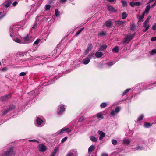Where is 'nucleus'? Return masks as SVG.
Segmentation results:
<instances>
[{"instance_id":"31","label":"nucleus","mask_w":156,"mask_h":156,"mask_svg":"<svg viewBox=\"0 0 156 156\" xmlns=\"http://www.w3.org/2000/svg\"><path fill=\"white\" fill-rule=\"evenodd\" d=\"M150 4H148L146 6V8L145 9L144 13L146 12L147 13H148L149 11L150 10Z\"/></svg>"},{"instance_id":"54","label":"nucleus","mask_w":156,"mask_h":156,"mask_svg":"<svg viewBox=\"0 0 156 156\" xmlns=\"http://www.w3.org/2000/svg\"><path fill=\"white\" fill-rule=\"evenodd\" d=\"M152 30H156V23H154L152 26Z\"/></svg>"},{"instance_id":"33","label":"nucleus","mask_w":156,"mask_h":156,"mask_svg":"<svg viewBox=\"0 0 156 156\" xmlns=\"http://www.w3.org/2000/svg\"><path fill=\"white\" fill-rule=\"evenodd\" d=\"M95 147L94 145H92L90 146L88 148V152L89 154L92 152L94 149Z\"/></svg>"},{"instance_id":"43","label":"nucleus","mask_w":156,"mask_h":156,"mask_svg":"<svg viewBox=\"0 0 156 156\" xmlns=\"http://www.w3.org/2000/svg\"><path fill=\"white\" fill-rule=\"evenodd\" d=\"M55 14L56 17H58L60 15L59 12L57 9H55Z\"/></svg>"},{"instance_id":"56","label":"nucleus","mask_w":156,"mask_h":156,"mask_svg":"<svg viewBox=\"0 0 156 156\" xmlns=\"http://www.w3.org/2000/svg\"><path fill=\"white\" fill-rule=\"evenodd\" d=\"M67 139V137L66 136L63 138L61 140V142L63 143Z\"/></svg>"},{"instance_id":"58","label":"nucleus","mask_w":156,"mask_h":156,"mask_svg":"<svg viewBox=\"0 0 156 156\" xmlns=\"http://www.w3.org/2000/svg\"><path fill=\"white\" fill-rule=\"evenodd\" d=\"M147 25H148L147 24V23L144 22L143 23V26L145 28H146L147 26Z\"/></svg>"},{"instance_id":"46","label":"nucleus","mask_w":156,"mask_h":156,"mask_svg":"<svg viewBox=\"0 0 156 156\" xmlns=\"http://www.w3.org/2000/svg\"><path fill=\"white\" fill-rule=\"evenodd\" d=\"M51 7V5L49 4H48L45 6V9L46 11L49 10Z\"/></svg>"},{"instance_id":"18","label":"nucleus","mask_w":156,"mask_h":156,"mask_svg":"<svg viewBox=\"0 0 156 156\" xmlns=\"http://www.w3.org/2000/svg\"><path fill=\"white\" fill-rule=\"evenodd\" d=\"M12 2L11 0H7L3 3V5L5 7L8 8L10 6V5Z\"/></svg>"},{"instance_id":"60","label":"nucleus","mask_w":156,"mask_h":156,"mask_svg":"<svg viewBox=\"0 0 156 156\" xmlns=\"http://www.w3.org/2000/svg\"><path fill=\"white\" fill-rule=\"evenodd\" d=\"M17 3L18 2L17 1H15L13 2L12 3V5L13 6H15L17 5Z\"/></svg>"},{"instance_id":"64","label":"nucleus","mask_w":156,"mask_h":156,"mask_svg":"<svg viewBox=\"0 0 156 156\" xmlns=\"http://www.w3.org/2000/svg\"><path fill=\"white\" fill-rule=\"evenodd\" d=\"M88 156H96V154L95 153H90L89 155Z\"/></svg>"},{"instance_id":"30","label":"nucleus","mask_w":156,"mask_h":156,"mask_svg":"<svg viewBox=\"0 0 156 156\" xmlns=\"http://www.w3.org/2000/svg\"><path fill=\"white\" fill-rule=\"evenodd\" d=\"M107 47V46L106 44H103L100 46L99 50L102 51L105 49Z\"/></svg>"},{"instance_id":"61","label":"nucleus","mask_w":156,"mask_h":156,"mask_svg":"<svg viewBox=\"0 0 156 156\" xmlns=\"http://www.w3.org/2000/svg\"><path fill=\"white\" fill-rule=\"evenodd\" d=\"M151 40L152 41H156V37H152L151 38Z\"/></svg>"},{"instance_id":"35","label":"nucleus","mask_w":156,"mask_h":156,"mask_svg":"<svg viewBox=\"0 0 156 156\" xmlns=\"http://www.w3.org/2000/svg\"><path fill=\"white\" fill-rule=\"evenodd\" d=\"M119 49L117 46H115L112 49V51L114 53H117L119 51Z\"/></svg>"},{"instance_id":"63","label":"nucleus","mask_w":156,"mask_h":156,"mask_svg":"<svg viewBox=\"0 0 156 156\" xmlns=\"http://www.w3.org/2000/svg\"><path fill=\"white\" fill-rule=\"evenodd\" d=\"M67 1V0H60L59 2L62 3H63L66 2Z\"/></svg>"},{"instance_id":"38","label":"nucleus","mask_w":156,"mask_h":156,"mask_svg":"<svg viewBox=\"0 0 156 156\" xmlns=\"http://www.w3.org/2000/svg\"><path fill=\"white\" fill-rule=\"evenodd\" d=\"M144 126L145 128H149L151 126V125L149 123L145 122L144 125Z\"/></svg>"},{"instance_id":"39","label":"nucleus","mask_w":156,"mask_h":156,"mask_svg":"<svg viewBox=\"0 0 156 156\" xmlns=\"http://www.w3.org/2000/svg\"><path fill=\"white\" fill-rule=\"evenodd\" d=\"M127 16L126 12H124L122 14V19H125Z\"/></svg>"},{"instance_id":"17","label":"nucleus","mask_w":156,"mask_h":156,"mask_svg":"<svg viewBox=\"0 0 156 156\" xmlns=\"http://www.w3.org/2000/svg\"><path fill=\"white\" fill-rule=\"evenodd\" d=\"M46 18L44 16H38L37 18V21L38 22L39 21L38 23H41L43 21L46 20Z\"/></svg>"},{"instance_id":"11","label":"nucleus","mask_w":156,"mask_h":156,"mask_svg":"<svg viewBox=\"0 0 156 156\" xmlns=\"http://www.w3.org/2000/svg\"><path fill=\"white\" fill-rule=\"evenodd\" d=\"M37 148L39 151L41 152H44L46 150V147L42 144H39L37 147Z\"/></svg>"},{"instance_id":"26","label":"nucleus","mask_w":156,"mask_h":156,"mask_svg":"<svg viewBox=\"0 0 156 156\" xmlns=\"http://www.w3.org/2000/svg\"><path fill=\"white\" fill-rule=\"evenodd\" d=\"M144 12L140 16H137V18H138L139 22H142L143 21V19L144 17Z\"/></svg>"},{"instance_id":"42","label":"nucleus","mask_w":156,"mask_h":156,"mask_svg":"<svg viewBox=\"0 0 156 156\" xmlns=\"http://www.w3.org/2000/svg\"><path fill=\"white\" fill-rule=\"evenodd\" d=\"M143 118H144L143 115L142 114L140 115L139 117L138 118L137 122H138L139 121H140L142 120L143 119Z\"/></svg>"},{"instance_id":"51","label":"nucleus","mask_w":156,"mask_h":156,"mask_svg":"<svg viewBox=\"0 0 156 156\" xmlns=\"http://www.w3.org/2000/svg\"><path fill=\"white\" fill-rule=\"evenodd\" d=\"M27 73V72H22L20 73V76H24Z\"/></svg>"},{"instance_id":"28","label":"nucleus","mask_w":156,"mask_h":156,"mask_svg":"<svg viewBox=\"0 0 156 156\" xmlns=\"http://www.w3.org/2000/svg\"><path fill=\"white\" fill-rule=\"evenodd\" d=\"M90 138L92 141L95 142H97L98 140V138L94 136H90Z\"/></svg>"},{"instance_id":"7","label":"nucleus","mask_w":156,"mask_h":156,"mask_svg":"<svg viewBox=\"0 0 156 156\" xmlns=\"http://www.w3.org/2000/svg\"><path fill=\"white\" fill-rule=\"evenodd\" d=\"M120 108L119 106L115 107L114 109L112 110L110 112V115L112 116H114L120 112Z\"/></svg>"},{"instance_id":"12","label":"nucleus","mask_w":156,"mask_h":156,"mask_svg":"<svg viewBox=\"0 0 156 156\" xmlns=\"http://www.w3.org/2000/svg\"><path fill=\"white\" fill-rule=\"evenodd\" d=\"M7 13L6 10L2 9L0 11V21L5 17Z\"/></svg>"},{"instance_id":"23","label":"nucleus","mask_w":156,"mask_h":156,"mask_svg":"<svg viewBox=\"0 0 156 156\" xmlns=\"http://www.w3.org/2000/svg\"><path fill=\"white\" fill-rule=\"evenodd\" d=\"M155 84H156V82H155L154 83H151L150 85H147L144 87L142 88V90H145L147 89H151V88H149V87L150 86H152L153 85H154Z\"/></svg>"},{"instance_id":"16","label":"nucleus","mask_w":156,"mask_h":156,"mask_svg":"<svg viewBox=\"0 0 156 156\" xmlns=\"http://www.w3.org/2000/svg\"><path fill=\"white\" fill-rule=\"evenodd\" d=\"M98 133L99 135H100L99 139L100 140H101L103 139V138L105 136V133L103 132V131L100 130H99L98 132Z\"/></svg>"},{"instance_id":"36","label":"nucleus","mask_w":156,"mask_h":156,"mask_svg":"<svg viewBox=\"0 0 156 156\" xmlns=\"http://www.w3.org/2000/svg\"><path fill=\"white\" fill-rule=\"evenodd\" d=\"M15 107V105H11L10 106H9L7 109H8V110H9V111H10L13 109Z\"/></svg>"},{"instance_id":"41","label":"nucleus","mask_w":156,"mask_h":156,"mask_svg":"<svg viewBox=\"0 0 156 156\" xmlns=\"http://www.w3.org/2000/svg\"><path fill=\"white\" fill-rule=\"evenodd\" d=\"M130 90V88H128L125 90L122 93V96L125 95Z\"/></svg>"},{"instance_id":"32","label":"nucleus","mask_w":156,"mask_h":156,"mask_svg":"<svg viewBox=\"0 0 156 156\" xmlns=\"http://www.w3.org/2000/svg\"><path fill=\"white\" fill-rule=\"evenodd\" d=\"M149 54L150 56L156 54V48L155 49H153L150 51Z\"/></svg>"},{"instance_id":"53","label":"nucleus","mask_w":156,"mask_h":156,"mask_svg":"<svg viewBox=\"0 0 156 156\" xmlns=\"http://www.w3.org/2000/svg\"><path fill=\"white\" fill-rule=\"evenodd\" d=\"M9 112V110H8V109H7L4 110L2 112V114L3 115H5L8 112Z\"/></svg>"},{"instance_id":"34","label":"nucleus","mask_w":156,"mask_h":156,"mask_svg":"<svg viewBox=\"0 0 156 156\" xmlns=\"http://www.w3.org/2000/svg\"><path fill=\"white\" fill-rule=\"evenodd\" d=\"M107 106V104L106 102H103L100 105V107L101 108H104Z\"/></svg>"},{"instance_id":"2","label":"nucleus","mask_w":156,"mask_h":156,"mask_svg":"<svg viewBox=\"0 0 156 156\" xmlns=\"http://www.w3.org/2000/svg\"><path fill=\"white\" fill-rule=\"evenodd\" d=\"M23 39V41H21L17 37H15L13 38V40L16 42L21 44L30 43L33 41L32 37H30L29 34H27L26 36H24Z\"/></svg>"},{"instance_id":"4","label":"nucleus","mask_w":156,"mask_h":156,"mask_svg":"<svg viewBox=\"0 0 156 156\" xmlns=\"http://www.w3.org/2000/svg\"><path fill=\"white\" fill-rule=\"evenodd\" d=\"M44 119L42 117H38L36 120L35 126L38 127H41L45 124Z\"/></svg>"},{"instance_id":"20","label":"nucleus","mask_w":156,"mask_h":156,"mask_svg":"<svg viewBox=\"0 0 156 156\" xmlns=\"http://www.w3.org/2000/svg\"><path fill=\"white\" fill-rule=\"evenodd\" d=\"M115 23V24L117 26H123L125 22L122 21H116Z\"/></svg>"},{"instance_id":"29","label":"nucleus","mask_w":156,"mask_h":156,"mask_svg":"<svg viewBox=\"0 0 156 156\" xmlns=\"http://www.w3.org/2000/svg\"><path fill=\"white\" fill-rule=\"evenodd\" d=\"M123 144L127 145L129 144L130 141L128 139H124L123 140Z\"/></svg>"},{"instance_id":"8","label":"nucleus","mask_w":156,"mask_h":156,"mask_svg":"<svg viewBox=\"0 0 156 156\" xmlns=\"http://www.w3.org/2000/svg\"><path fill=\"white\" fill-rule=\"evenodd\" d=\"M66 106L63 104H60L59 106V109L58 111L57 114L58 115H60L62 114L66 108Z\"/></svg>"},{"instance_id":"55","label":"nucleus","mask_w":156,"mask_h":156,"mask_svg":"<svg viewBox=\"0 0 156 156\" xmlns=\"http://www.w3.org/2000/svg\"><path fill=\"white\" fill-rule=\"evenodd\" d=\"M135 6H140L141 4L140 2H135Z\"/></svg>"},{"instance_id":"37","label":"nucleus","mask_w":156,"mask_h":156,"mask_svg":"<svg viewBox=\"0 0 156 156\" xmlns=\"http://www.w3.org/2000/svg\"><path fill=\"white\" fill-rule=\"evenodd\" d=\"M121 2L122 3L123 6L125 7L127 6V2L126 1L123 0H121Z\"/></svg>"},{"instance_id":"48","label":"nucleus","mask_w":156,"mask_h":156,"mask_svg":"<svg viewBox=\"0 0 156 156\" xmlns=\"http://www.w3.org/2000/svg\"><path fill=\"white\" fill-rule=\"evenodd\" d=\"M40 39H37L36 41L34 42V45H37L40 42Z\"/></svg>"},{"instance_id":"52","label":"nucleus","mask_w":156,"mask_h":156,"mask_svg":"<svg viewBox=\"0 0 156 156\" xmlns=\"http://www.w3.org/2000/svg\"><path fill=\"white\" fill-rule=\"evenodd\" d=\"M129 4L132 7H133L135 6V2L134 1H132L130 2Z\"/></svg>"},{"instance_id":"24","label":"nucleus","mask_w":156,"mask_h":156,"mask_svg":"<svg viewBox=\"0 0 156 156\" xmlns=\"http://www.w3.org/2000/svg\"><path fill=\"white\" fill-rule=\"evenodd\" d=\"M112 23L111 20H109L107 21H106L105 23V25L106 26L108 27H110L112 25Z\"/></svg>"},{"instance_id":"62","label":"nucleus","mask_w":156,"mask_h":156,"mask_svg":"<svg viewBox=\"0 0 156 156\" xmlns=\"http://www.w3.org/2000/svg\"><path fill=\"white\" fill-rule=\"evenodd\" d=\"M108 154L106 153H102L101 154V156H108Z\"/></svg>"},{"instance_id":"25","label":"nucleus","mask_w":156,"mask_h":156,"mask_svg":"<svg viewBox=\"0 0 156 156\" xmlns=\"http://www.w3.org/2000/svg\"><path fill=\"white\" fill-rule=\"evenodd\" d=\"M106 34L107 32L106 31H102L98 33V35L99 37H102L106 36Z\"/></svg>"},{"instance_id":"44","label":"nucleus","mask_w":156,"mask_h":156,"mask_svg":"<svg viewBox=\"0 0 156 156\" xmlns=\"http://www.w3.org/2000/svg\"><path fill=\"white\" fill-rule=\"evenodd\" d=\"M136 28V27L134 23L132 24L131 25L130 29L131 30H134Z\"/></svg>"},{"instance_id":"14","label":"nucleus","mask_w":156,"mask_h":156,"mask_svg":"<svg viewBox=\"0 0 156 156\" xmlns=\"http://www.w3.org/2000/svg\"><path fill=\"white\" fill-rule=\"evenodd\" d=\"M11 97V95L9 94L2 96L0 99L2 101H5L8 100V99Z\"/></svg>"},{"instance_id":"15","label":"nucleus","mask_w":156,"mask_h":156,"mask_svg":"<svg viewBox=\"0 0 156 156\" xmlns=\"http://www.w3.org/2000/svg\"><path fill=\"white\" fill-rule=\"evenodd\" d=\"M94 118H97L99 120H101L104 118L103 114L102 112L98 113L94 116Z\"/></svg>"},{"instance_id":"5","label":"nucleus","mask_w":156,"mask_h":156,"mask_svg":"<svg viewBox=\"0 0 156 156\" xmlns=\"http://www.w3.org/2000/svg\"><path fill=\"white\" fill-rule=\"evenodd\" d=\"M93 57H94V53L92 52L88 56V57L83 59L82 61V63L84 65H87L88 64L90 61V60L91 58Z\"/></svg>"},{"instance_id":"57","label":"nucleus","mask_w":156,"mask_h":156,"mask_svg":"<svg viewBox=\"0 0 156 156\" xmlns=\"http://www.w3.org/2000/svg\"><path fill=\"white\" fill-rule=\"evenodd\" d=\"M58 148L57 147H56L53 152V153L56 154L58 151Z\"/></svg>"},{"instance_id":"3","label":"nucleus","mask_w":156,"mask_h":156,"mask_svg":"<svg viewBox=\"0 0 156 156\" xmlns=\"http://www.w3.org/2000/svg\"><path fill=\"white\" fill-rule=\"evenodd\" d=\"M13 148L10 147L6 151H4V153H1V156H13L15 155L16 153L13 150Z\"/></svg>"},{"instance_id":"49","label":"nucleus","mask_w":156,"mask_h":156,"mask_svg":"<svg viewBox=\"0 0 156 156\" xmlns=\"http://www.w3.org/2000/svg\"><path fill=\"white\" fill-rule=\"evenodd\" d=\"M150 27V25L149 24H148L147 27L146 28H144L143 29V31L144 32H146L149 28Z\"/></svg>"},{"instance_id":"1","label":"nucleus","mask_w":156,"mask_h":156,"mask_svg":"<svg viewBox=\"0 0 156 156\" xmlns=\"http://www.w3.org/2000/svg\"><path fill=\"white\" fill-rule=\"evenodd\" d=\"M22 30L21 26L18 25H14L11 26L10 30V36L13 39L14 38L16 37V36L18 35V31Z\"/></svg>"},{"instance_id":"6","label":"nucleus","mask_w":156,"mask_h":156,"mask_svg":"<svg viewBox=\"0 0 156 156\" xmlns=\"http://www.w3.org/2000/svg\"><path fill=\"white\" fill-rule=\"evenodd\" d=\"M71 131V130L70 128L67 127H64L60 131L57 132V135L61 134L64 133H70Z\"/></svg>"},{"instance_id":"10","label":"nucleus","mask_w":156,"mask_h":156,"mask_svg":"<svg viewBox=\"0 0 156 156\" xmlns=\"http://www.w3.org/2000/svg\"><path fill=\"white\" fill-rule=\"evenodd\" d=\"M135 35V34L132 35H128L126 36V38L123 41V43H125L126 42H129L133 38Z\"/></svg>"},{"instance_id":"22","label":"nucleus","mask_w":156,"mask_h":156,"mask_svg":"<svg viewBox=\"0 0 156 156\" xmlns=\"http://www.w3.org/2000/svg\"><path fill=\"white\" fill-rule=\"evenodd\" d=\"M107 7L108 10L110 11L113 12H116L117 11V10L115 9V8L112 6L108 5Z\"/></svg>"},{"instance_id":"27","label":"nucleus","mask_w":156,"mask_h":156,"mask_svg":"<svg viewBox=\"0 0 156 156\" xmlns=\"http://www.w3.org/2000/svg\"><path fill=\"white\" fill-rule=\"evenodd\" d=\"M135 150L141 151L145 150V148L143 146H137L136 148H134Z\"/></svg>"},{"instance_id":"21","label":"nucleus","mask_w":156,"mask_h":156,"mask_svg":"<svg viewBox=\"0 0 156 156\" xmlns=\"http://www.w3.org/2000/svg\"><path fill=\"white\" fill-rule=\"evenodd\" d=\"M95 57H94V58H99L103 56V54L101 52L97 51L95 53Z\"/></svg>"},{"instance_id":"19","label":"nucleus","mask_w":156,"mask_h":156,"mask_svg":"<svg viewBox=\"0 0 156 156\" xmlns=\"http://www.w3.org/2000/svg\"><path fill=\"white\" fill-rule=\"evenodd\" d=\"M29 96H30V98H34L35 97L36 95L37 94V92L35 93V91H32L28 93Z\"/></svg>"},{"instance_id":"47","label":"nucleus","mask_w":156,"mask_h":156,"mask_svg":"<svg viewBox=\"0 0 156 156\" xmlns=\"http://www.w3.org/2000/svg\"><path fill=\"white\" fill-rule=\"evenodd\" d=\"M35 50H34L33 48H31L27 50L26 52L28 53H30V52H34L35 51Z\"/></svg>"},{"instance_id":"50","label":"nucleus","mask_w":156,"mask_h":156,"mask_svg":"<svg viewBox=\"0 0 156 156\" xmlns=\"http://www.w3.org/2000/svg\"><path fill=\"white\" fill-rule=\"evenodd\" d=\"M112 143L114 145H116L117 144V141L115 139H113L112 140Z\"/></svg>"},{"instance_id":"59","label":"nucleus","mask_w":156,"mask_h":156,"mask_svg":"<svg viewBox=\"0 0 156 156\" xmlns=\"http://www.w3.org/2000/svg\"><path fill=\"white\" fill-rule=\"evenodd\" d=\"M37 22L36 21V22L34 24L33 27H32L31 29H34L35 28V27L37 26Z\"/></svg>"},{"instance_id":"45","label":"nucleus","mask_w":156,"mask_h":156,"mask_svg":"<svg viewBox=\"0 0 156 156\" xmlns=\"http://www.w3.org/2000/svg\"><path fill=\"white\" fill-rule=\"evenodd\" d=\"M84 28L83 27L80 29L76 33L75 35H78L84 29Z\"/></svg>"},{"instance_id":"13","label":"nucleus","mask_w":156,"mask_h":156,"mask_svg":"<svg viewBox=\"0 0 156 156\" xmlns=\"http://www.w3.org/2000/svg\"><path fill=\"white\" fill-rule=\"evenodd\" d=\"M92 46L91 44H89L88 45L86 49L84 51L83 55H87L90 51L92 48Z\"/></svg>"},{"instance_id":"9","label":"nucleus","mask_w":156,"mask_h":156,"mask_svg":"<svg viewBox=\"0 0 156 156\" xmlns=\"http://www.w3.org/2000/svg\"><path fill=\"white\" fill-rule=\"evenodd\" d=\"M66 156H77V151L75 150H71L68 151Z\"/></svg>"},{"instance_id":"40","label":"nucleus","mask_w":156,"mask_h":156,"mask_svg":"<svg viewBox=\"0 0 156 156\" xmlns=\"http://www.w3.org/2000/svg\"><path fill=\"white\" fill-rule=\"evenodd\" d=\"M115 62H107L106 63V65L108 66V67H109L114 64Z\"/></svg>"}]
</instances>
